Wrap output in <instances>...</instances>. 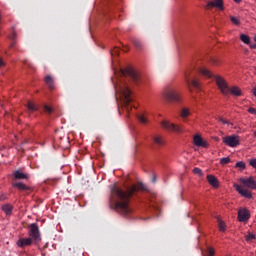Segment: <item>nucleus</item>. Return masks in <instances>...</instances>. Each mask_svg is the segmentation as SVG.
<instances>
[{
	"mask_svg": "<svg viewBox=\"0 0 256 256\" xmlns=\"http://www.w3.org/2000/svg\"><path fill=\"white\" fill-rule=\"evenodd\" d=\"M240 41H242V43H245V45H249V43H251V38L247 34H241Z\"/></svg>",
	"mask_w": 256,
	"mask_h": 256,
	"instance_id": "nucleus-25",
	"label": "nucleus"
},
{
	"mask_svg": "<svg viewBox=\"0 0 256 256\" xmlns=\"http://www.w3.org/2000/svg\"><path fill=\"white\" fill-rule=\"evenodd\" d=\"M116 103L120 107H124L129 111V105L132 103V98L130 97H116Z\"/></svg>",
	"mask_w": 256,
	"mask_h": 256,
	"instance_id": "nucleus-10",
	"label": "nucleus"
},
{
	"mask_svg": "<svg viewBox=\"0 0 256 256\" xmlns=\"http://www.w3.org/2000/svg\"><path fill=\"white\" fill-rule=\"evenodd\" d=\"M153 182H156V178L155 177L153 178Z\"/></svg>",
	"mask_w": 256,
	"mask_h": 256,
	"instance_id": "nucleus-44",
	"label": "nucleus"
},
{
	"mask_svg": "<svg viewBox=\"0 0 256 256\" xmlns=\"http://www.w3.org/2000/svg\"><path fill=\"white\" fill-rule=\"evenodd\" d=\"M228 95H234L235 97H241L243 91L237 85L228 86Z\"/></svg>",
	"mask_w": 256,
	"mask_h": 256,
	"instance_id": "nucleus-14",
	"label": "nucleus"
},
{
	"mask_svg": "<svg viewBox=\"0 0 256 256\" xmlns=\"http://www.w3.org/2000/svg\"><path fill=\"white\" fill-rule=\"evenodd\" d=\"M230 21L232 25H235L236 27H239V25H241V17L239 16L230 15Z\"/></svg>",
	"mask_w": 256,
	"mask_h": 256,
	"instance_id": "nucleus-23",
	"label": "nucleus"
},
{
	"mask_svg": "<svg viewBox=\"0 0 256 256\" xmlns=\"http://www.w3.org/2000/svg\"><path fill=\"white\" fill-rule=\"evenodd\" d=\"M164 97H179V90L175 87H167L163 90Z\"/></svg>",
	"mask_w": 256,
	"mask_h": 256,
	"instance_id": "nucleus-11",
	"label": "nucleus"
},
{
	"mask_svg": "<svg viewBox=\"0 0 256 256\" xmlns=\"http://www.w3.org/2000/svg\"><path fill=\"white\" fill-rule=\"evenodd\" d=\"M206 255L207 256H214L215 255L214 249L211 248V247H208L207 250H206Z\"/></svg>",
	"mask_w": 256,
	"mask_h": 256,
	"instance_id": "nucleus-33",
	"label": "nucleus"
},
{
	"mask_svg": "<svg viewBox=\"0 0 256 256\" xmlns=\"http://www.w3.org/2000/svg\"><path fill=\"white\" fill-rule=\"evenodd\" d=\"M33 242L35 243L34 239L31 238V237L21 238V239H18L17 246L19 248H25V247H28L30 245H33Z\"/></svg>",
	"mask_w": 256,
	"mask_h": 256,
	"instance_id": "nucleus-13",
	"label": "nucleus"
},
{
	"mask_svg": "<svg viewBox=\"0 0 256 256\" xmlns=\"http://www.w3.org/2000/svg\"><path fill=\"white\" fill-rule=\"evenodd\" d=\"M193 173L195 175L202 176V170L197 167L193 169Z\"/></svg>",
	"mask_w": 256,
	"mask_h": 256,
	"instance_id": "nucleus-36",
	"label": "nucleus"
},
{
	"mask_svg": "<svg viewBox=\"0 0 256 256\" xmlns=\"http://www.w3.org/2000/svg\"><path fill=\"white\" fill-rule=\"evenodd\" d=\"M252 93H253L254 97H256V87L253 88Z\"/></svg>",
	"mask_w": 256,
	"mask_h": 256,
	"instance_id": "nucleus-41",
	"label": "nucleus"
},
{
	"mask_svg": "<svg viewBox=\"0 0 256 256\" xmlns=\"http://www.w3.org/2000/svg\"><path fill=\"white\" fill-rule=\"evenodd\" d=\"M230 162H231V159L228 157L220 159V165H223V166L227 165Z\"/></svg>",
	"mask_w": 256,
	"mask_h": 256,
	"instance_id": "nucleus-31",
	"label": "nucleus"
},
{
	"mask_svg": "<svg viewBox=\"0 0 256 256\" xmlns=\"http://www.w3.org/2000/svg\"><path fill=\"white\" fill-rule=\"evenodd\" d=\"M223 143L228 147L236 148L240 145V137L237 135L223 137Z\"/></svg>",
	"mask_w": 256,
	"mask_h": 256,
	"instance_id": "nucleus-4",
	"label": "nucleus"
},
{
	"mask_svg": "<svg viewBox=\"0 0 256 256\" xmlns=\"http://www.w3.org/2000/svg\"><path fill=\"white\" fill-rule=\"evenodd\" d=\"M136 119H138L139 123L147 124V118L143 114L136 115Z\"/></svg>",
	"mask_w": 256,
	"mask_h": 256,
	"instance_id": "nucleus-27",
	"label": "nucleus"
},
{
	"mask_svg": "<svg viewBox=\"0 0 256 256\" xmlns=\"http://www.w3.org/2000/svg\"><path fill=\"white\" fill-rule=\"evenodd\" d=\"M125 75L131 77L134 81H139V74L131 67L125 69Z\"/></svg>",
	"mask_w": 256,
	"mask_h": 256,
	"instance_id": "nucleus-16",
	"label": "nucleus"
},
{
	"mask_svg": "<svg viewBox=\"0 0 256 256\" xmlns=\"http://www.w3.org/2000/svg\"><path fill=\"white\" fill-rule=\"evenodd\" d=\"M216 220L218 221L219 231L224 232L225 231V223L220 219L219 217H216Z\"/></svg>",
	"mask_w": 256,
	"mask_h": 256,
	"instance_id": "nucleus-28",
	"label": "nucleus"
},
{
	"mask_svg": "<svg viewBox=\"0 0 256 256\" xmlns=\"http://www.w3.org/2000/svg\"><path fill=\"white\" fill-rule=\"evenodd\" d=\"M235 1V3H239L241 0H234Z\"/></svg>",
	"mask_w": 256,
	"mask_h": 256,
	"instance_id": "nucleus-42",
	"label": "nucleus"
},
{
	"mask_svg": "<svg viewBox=\"0 0 256 256\" xmlns=\"http://www.w3.org/2000/svg\"><path fill=\"white\" fill-rule=\"evenodd\" d=\"M27 109L30 112H36V111H38L39 107L37 105H35L34 102L28 101L27 102Z\"/></svg>",
	"mask_w": 256,
	"mask_h": 256,
	"instance_id": "nucleus-24",
	"label": "nucleus"
},
{
	"mask_svg": "<svg viewBox=\"0 0 256 256\" xmlns=\"http://www.w3.org/2000/svg\"><path fill=\"white\" fill-rule=\"evenodd\" d=\"M206 9H218V11H225V3L223 0H211L207 2Z\"/></svg>",
	"mask_w": 256,
	"mask_h": 256,
	"instance_id": "nucleus-5",
	"label": "nucleus"
},
{
	"mask_svg": "<svg viewBox=\"0 0 256 256\" xmlns=\"http://www.w3.org/2000/svg\"><path fill=\"white\" fill-rule=\"evenodd\" d=\"M120 95H123V97H131L133 95V92L127 85H123L120 87Z\"/></svg>",
	"mask_w": 256,
	"mask_h": 256,
	"instance_id": "nucleus-19",
	"label": "nucleus"
},
{
	"mask_svg": "<svg viewBox=\"0 0 256 256\" xmlns=\"http://www.w3.org/2000/svg\"><path fill=\"white\" fill-rule=\"evenodd\" d=\"M207 182H208V184H210L214 188H218L219 187L218 179L215 176L208 175L207 176Z\"/></svg>",
	"mask_w": 256,
	"mask_h": 256,
	"instance_id": "nucleus-20",
	"label": "nucleus"
},
{
	"mask_svg": "<svg viewBox=\"0 0 256 256\" xmlns=\"http://www.w3.org/2000/svg\"><path fill=\"white\" fill-rule=\"evenodd\" d=\"M134 45L136 47H141V42L139 40H134Z\"/></svg>",
	"mask_w": 256,
	"mask_h": 256,
	"instance_id": "nucleus-38",
	"label": "nucleus"
},
{
	"mask_svg": "<svg viewBox=\"0 0 256 256\" xmlns=\"http://www.w3.org/2000/svg\"><path fill=\"white\" fill-rule=\"evenodd\" d=\"M200 73L204 75V77H208V79H214L219 91H221L223 95H229V83L225 77L214 75L213 72L207 68L200 69Z\"/></svg>",
	"mask_w": 256,
	"mask_h": 256,
	"instance_id": "nucleus-2",
	"label": "nucleus"
},
{
	"mask_svg": "<svg viewBox=\"0 0 256 256\" xmlns=\"http://www.w3.org/2000/svg\"><path fill=\"white\" fill-rule=\"evenodd\" d=\"M28 236L34 239L35 244H37L41 240L39 226L37 223H32L31 225H28Z\"/></svg>",
	"mask_w": 256,
	"mask_h": 256,
	"instance_id": "nucleus-3",
	"label": "nucleus"
},
{
	"mask_svg": "<svg viewBox=\"0 0 256 256\" xmlns=\"http://www.w3.org/2000/svg\"><path fill=\"white\" fill-rule=\"evenodd\" d=\"M161 126L163 129H166L168 131H173L175 133H182L183 129L181 126L175 125L174 123H171L169 121L163 120L161 122Z\"/></svg>",
	"mask_w": 256,
	"mask_h": 256,
	"instance_id": "nucleus-6",
	"label": "nucleus"
},
{
	"mask_svg": "<svg viewBox=\"0 0 256 256\" xmlns=\"http://www.w3.org/2000/svg\"><path fill=\"white\" fill-rule=\"evenodd\" d=\"M1 210H3L5 215L10 216L12 214V211H13V206L11 204H4L1 207Z\"/></svg>",
	"mask_w": 256,
	"mask_h": 256,
	"instance_id": "nucleus-21",
	"label": "nucleus"
},
{
	"mask_svg": "<svg viewBox=\"0 0 256 256\" xmlns=\"http://www.w3.org/2000/svg\"><path fill=\"white\" fill-rule=\"evenodd\" d=\"M239 182H241V184L248 189H252V190L256 189V181L253 177L239 178Z\"/></svg>",
	"mask_w": 256,
	"mask_h": 256,
	"instance_id": "nucleus-7",
	"label": "nucleus"
},
{
	"mask_svg": "<svg viewBox=\"0 0 256 256\" xmlns=\"http://www.w3.org/2000/svg\"><path fill=\"white\" fill-rule=\"evenodd\" d=\"M138 191L149 192L147 186L143 183L127 186L126 190L113 186L111 189L112 196L115 197V210L123 216H129L133 210L129 206V200Z\"/></svg>",
	"mask_w": 256,
	"mask_h": 256,
	"instance_id": "nucleus-1",
	"label": "nucleus"
},
{
	"mask_svg": "<svg viewBox=\"0 0 256 256\" xmlns=\"http://www.w3.org/2000/svg\"><path fill=\"white\" fill-rule=\"evenodd\" d=\"M189 115V110L188 109H183L181 110V118H187Z\"/></svg>",
	"mask_w": 256,
	"mask_h": 256,
	"instance_id": "nucleus-34",
	"label": "nucleus"
},
{
	"mask_svg": "<svg viewBox=\"0 0 256 256\" xmlns=\"http://www.w3.org/2000/svg\"><path fill=\"white\" fill-rule=\"evenodd\" d=\"M12 39H15V34L13 35Z\"/></svg>",
	"mask_w": 256,
	"mask_h": 256,
	"instance_id": "nucleus-47",
	"label": "nucleus"
},
{
	"mask_svg": "<svg viewBox=\"0 0 256 256\" xmlns=\"http://www.w3.org/2000/svg\"><path fill=\"white\" fill-rule=\"evenodd\" d=\"M29 174L23 173L21 170H16L13 172V179L14 180H27L29 179Z\"/></svg>",
	"mask_w": 256,
	"mask_h": 256,
	"instance_id": "nucleus-15",
	"label": "nucleus"
},
{
	"mask_svg": "<svg viewBox=\"0 0 256 256\" xmlns=\"http://www.w3.org/2000/svg\"><path fill=\"white\" fill-rule=\"evenodd\" d=\"M255 239H256V235L252 234L251 232H248V234L246 235V241L251 242V241H254Z\"/></svg>",
	"mask_w": 256,
	"mask_h": 256,
	"instance_id": "nucleus-29",
	"label": "nucleus"
},
{
	"mask_svg": "<svg viewBox=\"0 0 256 256\" xmlns=\"http://www.w3.org/2000/svg\"><path fill=\"white\" fill-rule=\"evenodd\" d=\"M181 101V98L178 97H169L167 98V103H178Z\"/></svg>",
	"mask_w": 256,
	"mask_h": 256,
	"instance_id": "nucleus-30",
	"label": "nucleus"
},
{
	"mask_svg": "<svg viewBox=\"0 0 256 256\" xmlns=\"http://www.w3.org/2000/svg\"><path fill=\"white\" fill-rule=\"evenodd\" d=\"M213 63L216 64V63H217V60H213Z\"/></svg>",
	"mask_w": 256,
	"mask_h": 256,
	"instance_id": "nucleus-43",
	"label": "nucleus"
},
{
	"mask_svg": "<svg viewBox=\"0 0 256 256\" xmlns=\"http://www.w3.org/2000/svg\"><path fill=\"white\" fill-rule=\"evenodd\" d=\"M3 199H4V197H3V196H1V197H0V200H3Z\"/></svg>",
	"mask_w": 256,
	"mask_h": 256,
	"instance_id": "nucleus-45",
	"label": "nucleus"
},
{
	"mask_svg": "<svg viewBox=\"0 0 256 256\" xmlns=\"http://www.w3.org/2000/svg\"><path fill=\"white\" fill-rule=\"evenodd\" d=\"M15 46V44L13 43V44H11V47H14Z\"/></svg>",
	"mask_w": 256,
	"mask_h": 256,
	"instance_id": "nucleus-46",
	"label": "nucleus"
},
{
	"mask_svg": "<svg viewBox=\"0 0 256 256\" xmlns=\"http://www.w3.org/2000/svg\"><path fill=\"white\" fill-rule=\"evenodd\" d=\"M0 67H5V62L0 58Z\"/></svg>",
	"mask_w": 256,
	"mask_h": 256,
	"instance_id": "nucleus-39",
	"label": "nucleus"
},
{
	"mask_svg": "<svg viewBox=\"0 0 256 256\" xmlns=\"http://www.w3.org/2000/svg\"><path fill=\"white\" fill-rule=\"evenodd\" d=\"M236 168H239V169H241V170H245L246 169V164H245V162H237V164H236Z\"/></svg>",
	"mask_w": 256,
	"mask_h": 256,
	"instance_id": "nucleus-32",
	"label": "nucleus"
},
{
	"mask_svg": "<svg viewBox=\"0 0 256 256\" xmlns=\"http://www.w3.org/2000/svg\"><path fill=\"white\" fill-rule=\"evenodd\" d=\"M44 112L48 113V114H52L53 112V108L48 106V105H45L44 106Z\"/></svg>",
	"mask_w": 256,
	"mask_h": 256,
	"instance_id": "nucleus-35",
	"label": "nucleus"
},
{
	"mask_svg": "<svg viewBox=\"0 0 256 256\" xmlns=\"http://www.w3.org/2000/svg\"><path fill=\"white\" fill-rule=\"evenodd\" d=\"M185 82L187 84L188 87H194V89H197L198 91L201 89V82L198 79H189V75H185Z\"/></svg>",
	"mask_w": 256,
	"mask_h": 256,
	"instance_id": "nucleus-12",
	"label": "nucleus"
},
{
	"mask_svg": "<svg viewBox=\"0 0 256 256\" xmlns=\"http://www.w3.org/2000/svg\"><path fill=\"white\" fill-rule=\"evenodd\" d=\"M153 142L156 143L157 146H163L164 145L163 137H160V136H154L153 137Z\"/></svg>",
	"mask_w": 256,
	"mask_h": 256,
	"instance_id": "nucleus-26",
	"label": "nucleus"
},
{
	"mask_svg": "<svg viewBox=\"0 0 256 256\" xmlns=\"http://www.w3.org/2000/svg\"><path fill=\"white\" fill-rule=\"evenodd\" d=\"M44 83L47 85L48 89H55V79L51 75L44 77Z\"/></svg>",
	"mask_w": 256,
	"mask_h": 256,
	"instance_id": "nucleus-18",
	"label": "nucleus"
},
{
	"mask_svg": "<svg viewBox=\"0 0 256 256\" xmlns=\"http://www.w3.org/2000/svg\"><path fill=\"white\" fill-rule=\"evenodd\" d=\"M250 211L246 209L245 207L240 208L238 210V221L243 223V222H248L250 219Z\"/></svg>",
	"mask_w": 256,
	"mask_h": 256,
	"instance_id": "nucleus-8",
	"label": "nucleus"
},
{
	"mask_svg": "<svg viewBox=\"0 0 256 256\" xmlns=\"http://www.w3.org/2000/svg\"><path fill=\"white\" fill-rule=\"evenodd\" d=\"M234 189L241 195L242 197L246 199H253V193H251L250 190L243 189L242 186L238 184H234Z\"/></svg>",
	"mask_w": 256,
	"mask_h": 256,
	"instance_id": "nucleus-9",
	"label": "nucleus"
},
{
	"mask_svg": "<svg viewBox=\"0 0 256 256\" xmlns=\"http://www.w3.org/2000/svg\"><path fill=\"white\" fill-rule=\"evenodd\" d=\"M219 121L223 124H228L227 120L223 119V118H220Z\"/></svg>",
	"mask_w": 256,
	"mask_h": 256,
	"instance_id": "nucleus-40",
	"label": "nucleus"
},
{
	"mask_svg": "<svg viewBox=\"0 0 256 256\" xmlns=\"http://www.w3.org/2000/svg\"><path fill=\"white\" fill-rule=\"evenodd\" d=\"M248 113H250L252 115H256V109L255 108H250V109H248Z\"/></svg>",
	"mask_w": 256,
	"mask_h": 256,
	"instance_id": "nucleus-37",
	"label": "nucleus"
},
{
	"mask_svg": "<svg viewBox=\"0 0 256 256\" xmlns=\"http://www.w3.org/2000/svg\"><path fill=\"white\" fill-rule=\"evenodd\" d=\"M193 143L194 145H196L197 147H203V148H206L207 147V143L206 141H204L202 139V137L200 135H195L194 138H193Z\"/></svg>",
	"mask_w": 256,
	"mask_h": 256,
	"instance_id": "nucleus-17",
	"label": "nucleus"
},
{
	"mask_svg": "<svg viewBox=\"0 0 256 256\" xmlns=\"http://www.w3.org/2000/svg\"><path fill=\"white\" fill-rule=\"evenodd\" d=\"M12 186L20 191H29L30 187L26 186L24 183H13Z\"/></svg>",
	"mask_w": 256,
	"mask_h": 256,
	"instance_id": "nucleus-22",
	"label": "nucleus"
}]
</instances>
